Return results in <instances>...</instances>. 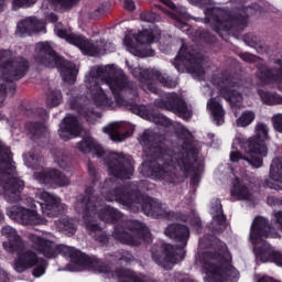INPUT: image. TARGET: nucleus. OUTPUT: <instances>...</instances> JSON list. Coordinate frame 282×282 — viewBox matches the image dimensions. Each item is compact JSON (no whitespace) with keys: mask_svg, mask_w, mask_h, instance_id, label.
Here are the masks:
<instances>
[{"mask_svg":"<svg viewBox=\"0 0 282 282\" xmlns=\"http://www.w3.org/2000/svg\"><path fill=\"white\" fill-rule=\"evenodd\" d=\"M127 84L124 72L116 65L94 67L86 76V89L90 100L87 97H77L70 100V107L91 122V118H96L94 105L101 109H116L118 105L124 104L121 94Z\"/></svg>","mask_w":282,"mask_h":282,"instance_id":"1","label":"nucleus"},{"mask_svg":"<svg viewBox=\"0 0 282 282\" xmlns=\"http://www.w3.org/2000/svg\"><path fill=\"white\" fill-rule=\"evenodd\" d=\"M142 147H149L150 152L153 153L154 160H148L141 165V173L145 177H153V180H165V182H177V173L175 169H180L183 173H191L195 162H197V149L191 144L185 143V147L178 150L160 151L154 150L153 134L144 132L139 139Z\"/></svg>","mask_w":282,"mask_h":282,"instance_id":"2","label":"nucleus"},{"mask_svg":"<svg viewBox=\"0 0 282 282\" xmlns=\"http://www.w3.org/2000/svg\"><path fill=\"white\" fill-rule=\"evenodd\" d=\"M108 202H118L126 208L138 210L142 208L145 215H152V217H164L165 219H177L180 215L167 208L166 205L156 200H144V196L140 195L135 185H129L128 187H118L106 196Z\"/></svg>","mask_w":282,"mask_h":282,"instance_id":"3","label":"nucleus"},{"mask_svg":"<svg viewBox=\"0 0 282 282\" xmlns=\"http://www.w3.org/2000/svg\"><path fill=\"white\" fill-rule=\"evenodd\" d=\"M28 238L31 248H33L37 254L46 257V259H54L58 257V254H63L64 257H68L72 263H75L78 268H95L97 272H109L107 267L100 265L96 260H90L85 253L72 247L65 245L58 246L56 242L35 234H29Z\"/></svg>","mask_w":282,"mask_h":282,"instance_id":"4","label":"nucleus"},{"mask_svg":"<svg viewBox=\"0 0 282 282\" xmlns=\"http://www.w3.org/2000/svg\"><path fill=\"white\" fill-rule=\"evenodd\" d=\"M270 140L269 129L265 123H257L254 127V135L249 139L236 138V142L240 144L246 155H241L239 151L230 153L232 162L245 160L253 169H261L263 166V158L268 156V145L265 142Z\"/></svg>","mask_w":282,"mask_h":282,"instance_id":"5","label":"nucleus"},{"mask_svg":"<svg viewBox=\"0 0 282 282\" xmlns=\"http://www.w3.org/2000/svg\"><path fill=\"white\" fill-rule=\"evenodd\" d=\"M164 235L170 239L176 240L178 251H176L175 247L172 245L153 247L152 259L158 263V265L164 268V270H171L175 263H180V261L184 259L182 250H184V248H186V243H188L191 231L188 230V227L184 225L173 224L165 228Z\"/></svg>","mask_w":282,"mask_h":282,"instance_id":"6","label":"nucleus"},{"mask_svg":"<svg viewBox=\"0 0 282 282\" xmlns=\"http://www.w3.org/2000/svg\"><path fill=\"white\" fill-rule=\"evenodd\" d=\"M261 6L253 4L249 8H242L234 13H228L224 9L212 8L205 10V23H210L215 32L219 30H236L241 32L248 28V17H257L261 14Z\"/></svg>","mask_w":282,"mask_h":282,"instance_id":"7","label":"nucleus"},{"mask_svg":"<svg viewBox=\"0 0 282 282\" xmlns=\"http://www.w3.org/2000/svg\"><path fill=\"white\" fill-rule=\"evenodd\" d=\"M0 186L4 199L14 204L21 199V189L25 188V182L17 176V167L12 161L10 148L0 141Z\"/></svg>","mask_w":282,"mask_h":282,"instance_id":"8","label":"nucleus"},{"mask_svg":"<svg viewBox=\"0 0 282 282\" xmlns=\"http://www.w3.org/2000/svg\"><path fill=\"white\" fill-rule=\"evenodd\" d=\"M0 67L2 74V80H6L7 85H0V102L6 100V96L9 91H14V84L12 80H19L28 74V59L23 57H13L10 51H0Z\"/></svg>","mask_w":282,"mask_h":282,"instance_id":"9","label":"nucleus"},{"mask_svg":"<svg viewBox=\"0 0 282 282\" xmlns=\"http://www.w3.org/2000/svg\"><path fill=\"white\" fill-rule=\"evenodd\" d=\"M34 58L40 65L45 67H58L65 83H76L78 69L72 62H67L56 55L48 42H40L35 45Z\"/></svg>","mask_w":282,"mask_h":282,"instance_id":"10","label":"nucleus"},{"mask_svg":"<svg viewBox=\"0 0 282 282\" xmlns=\"http://www.w3.org/2000/svg\"><path fill=\"white\" fill-rule=\"evenodd\" d=\"M203 272L208 282H224L226 276H230L232 267L230 265V253L223 247L221 253L217 256L206 252L203 254Z\"/></svg>","mask_w":282,"mask_h":282,"instance_id":"11","label":"nucleus"},{"mask_svg":"<svg viewBox=\"0 0 282 282\" xmlns=\"http://www.w3.org/2000/svg\"><path fill=\"white\" fill-rule=\"evenodd\" d=\"M55 34L59 39H65L70 45L78 47L86 56H98L105 54V52H111V48H109L112 47L111 43L107 44L105 40H99V42L96 43L91 40H85L83 35L69 33L67 30L63 29L62 23L55 24Z\"/></svg>","mask_w":282,"mask_h":282,"instance_id":"12","label":"nucleus"},{"mask_svg":"<svg viewBox=\"0 0 282 282\" xmlns=\"http://www.w3.org/2000/svg\"><path fill=\"white\" fill-rule=\"evenodd\" d=\"M76 210L83 213V216L88 213L93 224H98V219L102 221H117L121 214L111 207H102L96 196H86L82 202L77 203Z\"/></svg>","mask_w":282,"mask_h":282,"instance_id":"13","label":"nucleus"},{"mask_svg":"<svg viewBox=\"0 0 282 282\" xmlns=\"http://www.w3.org/2000/svg\"><path fill=\"white\" fill-rule=\"evenodd\" d=\"M24 204L25 206H12L8 208V217L22 226H45L47 224V220L39 215L34 198H25Z\"/></svg>","mask_w":282,"mask_h":282,"instance_id":"14","label":"nucleus"},{"mask_svg":"<svg viewBox=\"0 0 282 282\" xmlns=\"http://www.w3.org/2000/svg\"><path fill=\"white\" fill-rule=\"evenodd\" d=\"M128 230L117 227L112 237L128 246H140L142 241H151V232L142 223L130 220L127 223Z\"/></svg>","mask_w":282,"mask_h":282,"instance_id":"15","label":"nucleus"},{"mask_svg":"<svg viewBox=\"0 0 282 282\" xmlns=\"http://www.w3.org/2000/svg\"><path fill=\"white\" fill-rule=\"evenodd\" d=\"M133 159L122 153L109 154L108 173L115 180H130L133 175Z\"/></svg>","mask_w":282,"mask_h":282,"instance_id":"16","label":"nucleus"},{"mask_svg":"<svg viewBox=\"0 0 282 282\" xmlns=\"http://www.w3.org/2000/svg\"><path fill=\"white\" fill-rule=\"evenodd\" d=\"M180 61L185 67H187L188 72L192 73V76H194V78H204V74H206V72L204 70V65H206V61L204 59V56H202V54L195 52L186 53V47L182 46L178 52V57H176L174 62V65L176 69H178V72Z\"/></svg>","mask_w":282,"mask_h":282,"instance_id":"17","label":"nucleus"},{"mask_svg":"<svg viewBox=\"0 0 282 282\" xmlns=\"http://www.w3.org/2000/svg\"><path fill=\"white\" fill-rule=\"evenodd\" d=\"M35 199H40L42 213L47 217H56L61 210H65V205L61 204V198L43 191L39 189L35 193Z\"/></svg>","mask_w":282,"mask_h":282,"instance_id":"18","label":"nucleus"},{"mask_svg":"<svg viewBox=\"0 0 282 282\" xmlns=\"http://www.w3.org/2000/svg\"><path fill=\"white\" fill-rule=\"evenodd\" d=\"M155 106L160 109L173 111L184 120H188L193 116V112L186 107V102L175 95H169L165 99L156 100Z\"/></svg>","mask_w":282,"mask_h":282,"instance_id":"19","label":"nucleus"},{"mask_svg":"<svg viewBox=\"0 0 282 282\" xmlns=\"http://www.w3.org/2000/svg\"><path fill=\"white\" fill-rule=\"evenodd\" d=\"M218 87L220 96H224V98L228 100L231 107H241V102H243V96L237 90L239 86L237 85V80H235V78H223L219 82Z\"/></svg>","mask_w":282,"mask_h":282,"instance_id":"20","label":"nucleus"},{"mask_svg":"<svg viewBox=\"0 0 282 282\" xmlns=\"http://www.w3.org/2000/svg\"><path fill=\"white\" fill-rule=\"evenodd\" d=\"M268 237L276 238L279 237V234L272 232V228L270 227V224L265 217L257 216L251 224V243H261V241L268 239Z\"/></svg>","mask_w":282,"mask_h":282,"instance_id":"21","label":"nucleus"},{"mask_svg":"<svg viewBox=\"0 0 282 282\" xmlns=\"http://www.w3.org/2000/svg\"><path fill=\"white\" fill-rule=\"evenodd\" d=\"M2 237H6L7 241L2 243L7 252H21L25 248V241L19 235L17 229L11 226H4L1 229Z\"/></svg>","mask_w":282,"mask_h":282,"instance_id":"22","label":"nucleus"},{"mask_svg":"<svg viewBox=\"0 0 282 282\" xmlns=\"http://www.w3.org/2000/svg\"><path fill=\"white\" fill-rule=\"evenodd\" d=\"M253 250L256 252V257L262 263H268V261H272L282 268V253L274 251L272 247L262 240L261 242L253 243Z\"/></svg>","mask_w":282,"mask_h":282,"instance_id":"23","label":"nucleus"},{"mask_svg":"<svg viewBox=\"0 0 282 282\" xmlns=\"http://www.w3.org/2000/svg\"><path fill=\"white\" fill-rule=\"evenodd\" d=\"M34 180L40 184H56L57 186H69V180L63 173L54 170H41L33 174Z\"/></svg>","mask_w":282,"mask_h":282,"instance_id":"24","label":"nucleus"},{"mask_svg":"<svg viewBox=\"0 0 282 282\" xmlns=\"http://www.w3.org/2000/svg\"><path fill=\"white\" fill-rule=\"evenodd\" d=\"M82 130L78 119L74 116H67L59 124L58 135L62 140L67 141L76 138Z\"/></svg>","mask_w":282,"mask_h":282,"instance_id":"25","label":"nucleus"},{"mask_svg":"<svg viewBox=\"0 0 282 282\" xmlns=\"http://www.w3.org/2000/svg\"><path fill=\"white\" fill-rule=\"evenodd\" d=\"M268 188L273 191H282V158L272 160L269 180L265 182Z\"/></svg>","mask_w":282,"mask_h":282,"instance_id":"26","label":"nucleus"},{"mask_svg":"<svg viewBox=\"0 0 282 282\" xmlns=\"http://www.w3.org/2000/svg\"><path fill=\"white\" fill-rule=\"evenodd\" d=\"M279 67L276 70H271L270 68L262 66L258 69L257 78H259L262 85H268V83H278L279 87L282 89V59L278 61Z\"/></svg>","mask_w":282,"mask_h":282,"instance_id":"27","label":"nucleus"},{"mask_svg":"<svg viewBox=\"0 0 282 282\" xmlns=\"http://www.w3.org/2000/svg\"><path fill=\"white\" fill-rule=\"evenodd\" d=\"M43 30H45V22L36 18H26L18 23L17 34L19 36H25V34L43 32Z\"/></svg>","mask_w":282,"mask_h":282,"instance_id":"28","label":"nucleus"},{"mask_svg":"<svg viewBox=\"0 0 282 282\" xmlns=\"http://www.w3.org/2000/svg\"><path fill=\"white\" fill-rule=\"evenodd\" d=\"M104 133H108L112 142H124L129 138V132H127L126 122H112L104 128Z\"/></svg>","mask_w":282,"mask_h":282,"instance_id":"29","label":"nucleus"},{"mask_svg":"<svg viewBox=\"0 0 282 282\" xmlns=\"http://www.w3.org/2000/svg\"><path fill=\"white\" fill-rule=\"evenodd\" d=\"M133 113H137V116H140L143 118V120H150V122H154V124H163L164 127H167L169 119L162 115L153 113L147 106H134L132 108Z\"/></svg>","mask_w":282,"mask_h":282,"instance_id":"30","label":"nucleus"},{"mask_svg":"<svg viewBox=\"0 0 282 282\" xmlns=\"http://www.w3.org/2000/svg\"><path fill=\"white\" fill-rule=\"evenodd\" d=\"M212 228L216 230V232L226 230V218L224 217V212H221V202H219V199H214L212 205Z\"/></svg>","mask_w":282,"mask_h":282,"instance_id":"31","label":"nucleus"},{"mask_svg":"<svg viewBox=\"0 0 282 282\" xmlns=\"http://www.w3.org/2000/svg\"><path fill=\"white\" fill-rule=\"evenodd\" d=\"M83 221L91 237H95L99 243H107V241H109L107 235L102 232L100 225H98V223H93L91 218H89V210L84 214Z\"/></svg>","mask_w":282,"mask_h":282,"instance_id":"32","label":"nucleus"},{"mask_svg":"<svg viewBox=\"0 0 282 282\" xmlns=\"http://www.w3.org/2000/svg\"><path fill=\"white\" fill-rule=\"evenodd\" d=\"M39 258L36 253L33 251H25L20 254L19 258L14 262L15 272H25V270L32 268V265L36 264Z\"/></svg>","mask_w":282,"mask_h":282,"instance_id":"33","label":"nucleus"},{"mask_svg":"<svg viewBox=\"0 0 282 282\" xmlns=\"http://www.w3.org/2000/svg\"><path fill=\"white\" fill-rule=\"evenodd\" d=\"M112 276L118 279L119 282H155L149 276L137 275L135 273L124 269L116 271Z\"/></svg>","mask_w":282,"mask_h":282,"instance_id":"34","label":"nucleus"},{"mask_svg":"<svg viewBox=\"0 0 282 282\" xmlns=\"http://www.w3.org/2000/svg\"><path fill=\"white\" fill-rule=\"evenodd\" d=\"M231 197L240 200L250 199L252 197V191H250V187H248L243 181H240L239 177H236L231 188Z\"/></svg>","mask_w":282,"mask_h":282,"instance_id":"35","label":"nucleus"},{"mask_svg":"<svg viewBox=\"0 0 282 282\" xmlns=\"http://www.w3.org/2000/svg\"><path fill=\"white\" fill-rule=\"evenodd\" d=\"M24 163L29 169H33L35 171L34 175L40 171H47V169H43V156H41L36 151L25 154Z\"/></svg>","mask_w":282,"mask_h":282,"instance_id":"36","label":"nucleus"},{"mask_svg":"<svg viewBox=\"0 0 282 282\" xmlns=\"http://www.w3.org/2000/svg\"><path fill=\"white\" fill-rule=\"evenodd\" d=\"M132 75L134 76V78H138L140 83H142L143 89H148L153 94L158 91L155 86H153V84L149 82V76H151V73L149 72V69H142L140 67H135L132 69Z\"/></svg>","mask_w":282,"mask_h":282,"instance_id":"37","label":"nucleus"},{"mask_svg":"<svg viewBox=\"0 0 282 282\" xmlns=\"http://www.w3.org/2000/svg\"><path fill=\"white\" fill-rule=\"evenodd\" d=\"M207 109L212 111V116L217 124H224V107L217 98H212L207 102Z\"/></svg>","mask_w":282,"mask_h":282,"instance_id":"38","label":"nucleus"},{"mask_svg":"<svg viewBox=\"0 0 282 282\" xmlns=\"http://www.w3.org/2000/svg\"><path fill=\"white\" fill-rule=\"evenodd\" d=\"M80 0H45L42 3L43 10H56V8H62L63 10H70Z\"/></svg>","mask_w":282,"mask_h":282,"instance_id":"39","label":"nucleus"},{"mask_svg":"<svg viewBox=\"0 0 282 282\" xmlns=\"http://www.w3.org/2000/svg\"><path fill=\"white\" fill-rule=\"evenodd\" d=\"M123 45H126L127 51L130 52V54H133V56H140L141 58H144L147 56H153V50L149 51H140L138 46L133 44V36L131 34H127L123 40Z\"/></svg>","mask_w":282,"mask_h":282,"instance_id":"40","label":"nucleus"},{"mask_svg":"<svg viewBox=\"0 0 282 282\" xmlns=\"http://www.w3.org/2000/svg\"><path fill=\"white\" fill-rule=\"evenodd\" d=\"M258 94L264 105H282V97L276 93L258 90Z\"/></svg>","mask_w":282,"mask_h":282,"instance_id":"41","label":"nucleus"},{"mask_svg":"<svg viewBox=\"0 0 282 282\" xmlns=\"http://www.w3.org/2000/svg\"><path fill=\"white\" fill-rule=\"evenodd\" d=\"M254 118L257 115L252 110H246L241 113V116L236 120V127H240L246 129V127H250L251 122H254Z\"/></svg>","mask_w":282,"mask_h":282,"instance_id":"42","label":"nucleus"},{"mask_svg":"<svg viewBox=\"0 0 282 282\" xmlns=\"http://www.w3.org/2000/svg\"><path fill=\"white\" fill-rule=\"evenodd\" d=\"M26 129L32 138H43V135H47V127L43 123H29Z\"/></svg>","mask_w":282,"mask_h":282,"instance_id":"43","label":"nucleus"},{"mask_svg":"<svg viewBox=\"0 0 282 282\" xmlns=\"http://www.w3.org/2000/svg\"><path fill=\"white\" fill-rule=\"evenodd\" d=\"M158 34H160V32L153 34V32L145 30L143 32L138 33L137 35H133L132 39H134L135 42L140 43L141 45H149L150 43H153V39H155Z\"/></svg>","mask_w":282,"mask_h":282,"instance_id":"44","label":"nucleus"},{"mask_svg":"<svg viewBox=\"0 0 282 282\" xmlns=\"http://www.w3.org/2000/svg\"><path fill=\"white\" fill-rule=\"evenodd\" d=\"M59 230L66 232V235H74L76 232V225L72 218H62L56 223Z\"/></svg>","mask_w":282,"mask_h":282,"instance_id":"45","label":"nucleus"},{"mask_svg":"<svg viewBox=\"0 0 282 282\" xmlns=\"http://www.w3.org/2000/svg\"><path fill=\"white\" fill-rule=\"evenodd\" d=\"M152 76L155 80H159L161 85H164V87H170V88L177 87V80L170 79L169 76L162 74L159 70L152 72Z\"/></svg>","mask_w":282,"mask_h":282,"instance_id":"46","label":"nucleus"},{"mask_svg":"<svg viewBox=\"0 0 282 282\" xmlns=\"http://www.w3.org/2000/svg\"><path fill=\"white\" fill-rule=\"evenodd\" d=\"M63 101V95H61V90H52L47 95L46 105L48 107H58Z\"/></svg>","mask_w":282,"mask_h":282,"instance_id":"47","label":"nucleus"},{"mask_svg":"<svg viewBox=\"0 0 282 282\" xmlns=\"http://www.w3.org/2000/svg\"><path fill=\"white\" fill-rule=\"evenodd\" d=\"M95 142L96 141H94V139L87 137L77 144V148L79 151H82V153H91Z\"/></svg>","mask_w":282,"mask_h":282,"instance_id":"48","label":"nucleus"},{"mask_svg":"<svg viewBox=\"0 0 282 282\" xmlns=\"http://www.w3.org/2000/svg\"><path fill=\"white\" fill-rule=\"evenodd\" d=\"M6 0H0V8L3 6ZM37 0H12V10H20V8H30L34 6Z\"/></svg>","mask_w":282,"mask_h":282,"instance_id":"49","label":"nucleus"},{"mask_svg":"<svg viewBox=\"0 0 282 282\" xmlns=\"http://www.w3.org/2000/svg\"><path fill=\"white\" fill-rule=\"evenodd\" d=\"M33 265H35L33 269V276H35V279L45 274V270L47 268V262H45V260H37Z\"/></svg>","mask_w":282,"mask_h":282,"instance_id":"50","label":"nucleus"},{"mask_svg":"<svg viewBox=\"0 0 282 282\" xmlns=\"http://www.w3.org/2000/svg\"><path fill=\"white\" fill-rule=\"evenodd\" d=\"M140 19L145 23H155V21H158L160 18L153 12H143L141 13Z\"/></svg>","mask_w":282,"mask_h":282,"instance_id":"51","label":"nucleus"},{"mask_svg":"<svg viewBox=\"0 0 282 282\" xmlns=\"http://www.w3.org/2000/svg\"><path fill=\"white\" fill-rule=\"evenodd\" d=\"M193 6H197L198 8H208L210 6H215L213 0H188Z\"/></svg>","mask_w":282,"mask_h":282,"instance_id":"52","label":"nucleus"},{"mask_svg":"<svg viewBox=\"0 0 282 282\" xmlns=\"http://www.w3.org/2000/svg\"><path fill=\"white\" fill-rule=\"evenodd\" d=\"M272 122L275 131L282 133V113H278L272 117Z\"/></svg>","mask_w":282,"mask_h":282,"instance_id":"53","label":"nucleus"},{"mask_svg":"<svg viewBox=\"0 0 282 282\" xmlns=\"http://www.w3.org/2000/svg\"><path fill=\"white\" fill-rule=\"evenodd\" d=\"M108 10H109V4H102L97 10H95L90 17L93 19H100V17H102V14H105V12H107Z\"/></svg>","mask_w":282,"mask_h":282,"instance_id":"54","label":"nucleus"},{"mask_svg":"<svg viewBox=\"0 0 282 282\" xmlns=\"http://www.w3.org/2000/svg\"><path fill=\"white\" fill-rule=\"evenodd\" d=\"M93 151L97 158H104L105 153H106L105 150L102 149V147H100L98 143H96V141L93 145Z\"/></svg>","mask_w":282,"mask_h":282,"instance_id":"55","label":"nucleus"},{"mask_svg":"<svg viewBox=\"0 0 282 282\" xmlns=\"http://www.w3.org/2000/svg\"><path fill=\"white\" fill-rule=\"evenodd\" d=\"M123 8L130 12H133V10H135V2H133V0H124Z\"/></svg>","mask_w":282,"mask_h":282,"instance_id":"56","label":"nucleus"},{"mask_svg":"<svg viewBox=\"0 0 282 282\" xmlns=\"http://www.w3.org/2000/svg\"><path fill=\"white\" fill-rule=\"evenodd\" d=\"M275 221L278 224V228L282 230V212L274 213Z\"/></svg>","mask_w":282,"mask_h":282,"instance_id":"57","label":"nucleus"},{"mask_svg":"<svg viewBox=\"0 0 282 282\" xmlns=\"http://www.w3.org/2000/svg\"><path fill=\"white\" fill-rule=\"evenodd\" d=\"M240 58H242V61H246L247 63H252V61H254V55L250 53H243L240 55Z\"/></svg>","mask_w":282,"mask_h":282,"instance_id":"58","label":"nucleus"},{"mask_svg":"<svg viewBox=\"0 0 282 282\" xmlns=\"http://www.w3.org/2000/svg\"><path fill=\"white\" fill-rule=\"evenodd\" d=\"M63 154L58 153V155L55 158V162L58 164V166H65V160L66 158L62 159Z\"/></svg>","mask_w":282,"mask_h":282,"instance_id":"59","label":"nucleus"},{"mask_svg":"<svg viewBox=\"0 0 282 282\" xmlns=\"http://www.w3.org/2000/svg\"><path fill=\"white\" fill-rule=\"evenodd\" d=\"M0 282H8V273L0 269Z\"/></svg>","mask_w":282,"mask_h":282,"instance_id":"60","label":"nucleus"},{"mask_svg":"<svg viewBox=\"0 0 282 282\" xmlns=\"http://www.w3.org/2000/svg\"><path fill=\"white\" fill-rule=\"evenodd\" d=\"M161 1L169 8H172V10L175 9V4L171 0H161Z\"/></svg>","mask_w":282,"mask_h":282,"instance_id":"61","label":"nucleus"},{"mask_svg":"<svg viewBox=\"0 0 282 282\" xmlns=\"http://www.w3.org/2000/svg\"><path fill=\"white\" fill-rule=\"evenodd\" d=\"M115 185H116V181H113L112 178L106 181V186L107 187L115 186Z\"/></svg>","mask_w":282,"mask_h":282,"instance_id":"62","label":"nucleus"},{"mask_svg":"<svg viewBox=\"0 0 282 282\" xmlns=\"http://www.w3.org/2000/svg\"><path fill=\"white\" fill-rule=\"evenodd\" d=\"M88 172H89V175H96V167L89 165L88 166Z\"/></svg>","mask_w":282,"mask_h":282,"instance_id":"63","label":"nucleus"},{"mask_svg":"<svg viewBox=\"0 0 282 282\" xmlns=\"http://www.w3.org/2000/svg\"><path fill=\"white\" fill-rule=\"evenodd\" d=\"M48 20L54 23V22L58 21V17H57L56 14H53V13H52V14L48 17Z\"/></svg>","mask_w":282,"mask_h":282,"instance_id":"64","label":"nucleus"}]
</instances>
